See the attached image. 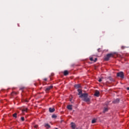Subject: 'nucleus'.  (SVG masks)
I'll list each match as a JSON object with an SVG mask.
<instances>
[{
    "mask_svg": "<svg viewBox=\"0 0 129 129\" xmlns=\"http://www.w3.org/2000/svg\"><path fill=\"white\" fill-rule=\"evenodd\" d=\"M88 94L87 93H84L82 94L81 96H80V97L81 98H84V101H86V102H87L88 103H89L90 102V99L88 98Z\"/></svg>",
    "mask_w": 129,
    "mask_h": 129,
    "instance_id": "f257e3e1",
    "label": "nucleus"
},
{
    "mask_svg": "<svg viewBox=\"0 0 129 129\" xmlns=\"http://www.w3.org/2000/svg\"><path fill=\"white\" fill-rule=\"evenodd\" d=\"M111 57H113V54L112 53H109L106 55V57H105V60L106 61H108L109 58Z\"/></svg>",
    "mask_w": 129,
    "mask_h": 129,
    "instance_id": "f03ea898",
    "label": "nucleus"
},
{
    "mask_svg": "<svg viewBox=\"0 0 129 129\" xmlns=\"http://www.w3.org/2000/svg\"><path fill=\"white\" fill-rule=\"evenodd\" d=\"M111 57H113V54L112 53H109L106 55V57H105V60L106 61H108L109 58Z\"/></svg>",
    "mask_w": 129,
    "mask_h": 129,
    "instance_id": "7ed1b4c3",
    "label": "nucleus"
},
{
    "mask_svg": "<svg viewBox=\"0 0 129 129\" xmlns=\"http://www.w3.org/2000/svg\"><path fill=\"white\" fill-rule=\"evenodd\" d=\"M117 77H120L121 78H123V73L122 72L117 73Z\"/></svg>",
    "mask_w": 129,
    "mask_h": 129,
    "instance_id": "20e7f679",
    "label": "nucleus"
},
{
    "mask_svg": "<svg viewBox=\"0 0 129 129\" xmlns=\"http://www.w3.org/2000/svg\"><path fill=\"white\" fill-rule=\"evenodd\" d=\"M52 88H53V86H50L49 87H48L45 89L46 92H48V91H49V90H50V89H52Z\"/></svg>",
    "mask_w": 129,
    "mask_h": 129,
    "instance_id": "39448f33",
    "label": "nucleus"
},
{
    "mask_svg": "<svg viewBox=\"0 0 129 129\" xmlns=\"http://www.w3.org/2000/svg\"><path fill=\"white\" fill-rule=\"evenodd\" d=\"M71 127L73 128V129H75V127H76V125L75 124V123H74V122H72L71 123Z\"/></svg>",
    "mask_w": 129,
    "mask_h": 129,
    "instance_id": "423d86ee",
    "label": "nucleus"
},
{
    "mask_svg": "<svg viewBox=\"0 0 129 129\" xmlns=\"http://www.w3.org/2000/svg\"><path fill=\"white\" fill-rule=\"evenodd\" d=\"M94 95L95 96H97V97H98V96H99V91H96Z\"/></svg>",
    "mask_w": 129,
    "mask_h": 129,
    "instance_id": "0eeeda50",
    "label": "nucleus"
},
{
    "mask_svg": "<svg viewBox=\"0 0 129 129\" xmlns=\"http://www.w3.org/2000/svg\"><path fill=\"white\" fill-rule=\"evenodd\" d=\"M78 91L79 92L78 95H80V96H81L82 94H82V89H78Z\"/></svg>",
    "mask_w": 129,
    "mask_h": 129,
    "instance_id": "6e6552de",
    "label": "nucleus"
},
{
    "mask_svg": "<svg viewBox=\"0 0 129 129\" xmlns=\"http://www.w3.org/2000/svg\"><path fill=\"white\" fill-rule=\"evenodd\" d=\"M49 112H54L55 111V109L54 108H49Z\"/></svg>",
    "mask_w": 129,
    "mask_h": 129,
    "instance_id": "1a4fd4ad",
    "label": "nucleus"
},
{
    "mask_svg": "<svg viewBox=\"0 0 129 129\" xmlns=\"http://www.w3.org/2000/svg\"><path fill=\"white\" fill-rule=\"evenodd\" d=\"M67 108H68V109H69L70 110H72V105H68Z\"/></svg>",
    "mask_w": 129,
    "mask_h": 129,
    "instance_id": "9d476101",
    "label": "nucleus"
},
{
    "mask_svg": "<svg viewBox=\"0 0 129 129\" xmlns=\"http://www.w3.org/2000/svg\"><path fill=\"white\" fill-rule=\"evenodd\" d=\"M90 61H94V62H96V61H97V58H95V59L94 60L93 57H90Z\"/></svg>",
    "mask_w": 129,
    "mask_h": 129,
    "instance_id": "9b49d317",
    "label": "nucleus"
},
{
    "mask_svg": "<svg viewBox=\"0 0 129 129\" xmlns=\"http://www.w3.org/2000/svg\"><path fill=\"white\" fill-rule=\"evenodd\" d=\"M75 87H76V88H79L81 87V85L80 84L75 85Z\"/></svg>",
    "mask_w": 129,
    "mask_h": 129,
    "instance_id": "f8f14e48",
    "label": "nucleus"
},
{
    "mask_svg": "<svg viewBox=\"0 0 129 129\" xmlns=\"http://www.w3.org/2000/svg\"><path fill=\"white\" fill-rule=\"evenodd\" d=\"M63 75L66 76L67 75H68V72L67 71H64L63 72Z\"/></svg>",
    "mask_w": 129,
    "mask_h": 129,
    "instance_id": "ddd939ff",
    "label": "nucleus"
},
{
    "mask_svg": "<svg viewBox=\"0 0 129 129\" xmlns=\"http://www.w3.org/2000/svg\"><path fill=\"white\" fill-rule=\"evenodd\" d=\"M44 126L46 127V128H50V125H49V124H45Z\"/></svg>",
    "mask_w": 129,
    "mask_h": 129,
    "instance_id": "4468645a",
    "label": "nucleus"
},
{
    "mask_svg": "<svg viewBox=\"0 0 129 129\" xmlns=\"http://www.w3.org/2000/svg\"><path fill=\"white\" fill-rule=\"evenodd\" d=\"M22 111H25L26 112H27V111H28V108H24L22 109Z\"/></svg>",
    "mask_w": 129,
    "mask_h": 129,
    "instance_id": "2eb2a0df",
    "label": "nucleus"
},
{
    "mask_svg": "<svg viewBox=\"0 0 129 129\" xmlns=\"http://www.w3.org/2000/svg\"><path fill=\"white\" fill-rule=\"evenodd\" d=\"M95 122H96V119H93L92 120V123H95Z\"/></svg>",
    "mask_w": 129,
    "mask_h": 129,
    "instance_id": "dca6fc26",
    "label": "nucleus"
},
{
    "mask_svg": "<svg viewBox=\"0 0 129 129\" xmlns=\"http://www.w3.org/2000/svg\"><path fill=\"white\" fill-rule=\"evenodd\" d=\"M52 118H56V117H57V116H56V115L53 114L52 115Z\"/></svg>",
    "mask_w": 129,
    "mask_h": 129,
    "instance_id": "f3484780",
    "label": "nucleus"
},
{
    "mask_svg": "<svg viewBox=\"0 0 129 129\" xmlns=\"http://www.w3.org/2000/svg\"><path fill=\"white\" fill-rule=\"evenodd\" d=\"M13 116L14 117H17V114L15 113L13 114Z\"/></svg>",
    "mask_w": 129,
    "mask_h": 129,
    "instance_id": "a211bd4d",
    "label": "nucleus"
},
{
    "mask_svg": "<svg viewBox=\"0 0 129 129\" xmlns=\"http://www.w3.org/2000/svg\"><path fill=\"white\" fill-rule=\"evenodd\" d=\"M107 110H108V109H107V108H105L104 110V112H105V111H107Z\"/></svg>",
    "mask_w": 129,
    "mask_h": 129,
    "instance_id": "6ab92c4d",
    "label": "nucleus"
},
{
    "mask_svg": "<svg viewBox=\"0 0 129 129\" xmlns=\"http://www.w3.org/2000/svg\"><path fill=\"white\" fill-rule=\"evenodd\" d=\"M21 120H22V121H24V120H25V118L24 117H22Z\"/></svg>",
    "mask_w": 129,
    "mask_h": 129,
    "instance_id": "aec40b11",
    "label": "nucleus"
},
{
    "mask_svg": "<svg viewBox=\"0 0 129 129\" xmlns=\"http://www.w3.org/2000/svg\"><path fill=\"white\" fill-rule=\"evenodd\" d=\"M102 81V80L101 79H100L99 80V82H101Z\"/></svg>",
    "mask_w": 129,
    "mask_h": 129,
    "instance_id": "412c9836",
    "label": "nucleus"
},
{
    "mask_svg": "<svg viewBox=\"0 0 129 129\" xmlns=\"http://www.w3.org/2000/svg\"><path fill=\"white\" fill-rule=\"evenodd\" d=\"M44 81H47V79H44Z\"/></svg>",
    "mask_w": 129,
    "mask_h": 129,
    "instance_id": "4be33fe9",
    "label": "nucleus"
},
{
    "mask_svg": "<svg viewBox=\"0 0 129 129\" xmlns=\"http://www.w3.org/2000/svg\"><path fill=\"white\" fill-rule=\"evenodd\" d=\"M127 90H129V88H127Z\"/></svg>",
    "mask_w": 129,
    "mask_h": 129,
    "instance_id": "5701e85b",
    "label": "nucleus"
},
{
    "mask_svg": "<svg viewBox=\"0 0 129 129\" xmlns=\"http://www.w3.org/2000/svg\"><path fill=\"white\" fill-rule=\"evenodd\" d=\"M55 129H58V128H55Z\"/></svg>",
    "mask_w": 129,
    "mask_h": 129,
    "instance_id": "b1692460",
    "label": "nucleus"
}]
</instances>
